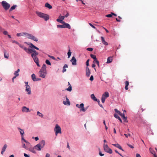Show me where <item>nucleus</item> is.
<instances>
[{
  "mask_svg": "<svg viewBox=\"0 0 157 157\" xmlns=\"http://www.w3.org/2000/svg\"><path fill=\"white\" fill-rule=\"evenodd\" d=\"M46 63L48 65H51V63L49 60L48 59H46L45 61Z\"/></svg>",
  "mask_w": 157,
  "mask_h": 157,
  "instance_id": "obj_40",
  "label": "nucleus"
},
{
  "mask_svg": "<svg viewBox=\"0 0 157 157\" xmlns=\"http://www.w3.org/2000/svg\"><path fill=\"white\" fill-rule=\"evenodd\" d=\"M71 52L70 50V49L68 50V52L67 53V55L68 56V57L69 58L71 56Z\"/></svg>",
  "mask_w": 157,
  "mask_h": 157,
  "instance_id": "obj_38",
  "label": "nucleus"
},
{
  "mask_svg": "<svg viewBox=\"0 0 157 157\" xmlns=\"http://www.w3.org/2000/svg\"><path fill=\"white\" fill-rule=\"evenodd\" d=\"M35 140L36 141H37L39 140V138L38 137H35Z\"/></svg>",
  "mask_w": 157,
  "mask_h": 157,
  "instance_id": "obj_63",
  "label": "nucleus"
},
{
  "mask_svg": "<svg viewBox=\"0 0 157 157\" xmlns=\"http://www.w3.org/2000/svg\"><path fill=\"white\" fill-rule=\"evenodd\" d=\"M79 108L80 109V111H82V110H84V104L83 103H81L79 105Z\"/></svg>",
  "mask_w": 157,
  "mask_h": 157,
  "instance_id": "obj_17",
  "label": "nucleus"
},
{
  "mask_svg": "<svg viewBox=\"0 0 157 157\" xmlns=\"http://www.w3.org/2000/svg\"><path fill=\"white\" fill-rule=\"evenodd\" d=\"M64 18L65 17L62 16L61 15H60L59 17V18L56 20V21L59 22L63 24V22H64L63 21V20H64Z\"/></svg>",
  "mask_w": 157,
  "mask_h": 157,
  "instance_id": "obj_10",
  "label": "nucleus"
},
{
  "mask_svg": "<svg viewBox=\"0 0 157 157\" xmlns=\"http://www.w3.org/2000/svg\"><path fill=\"white\" fill-rule=\"evenodd\" d=\"M63 25H57V27L58 28H64V24H63Z\"/></svg>",
  "mask_w": 157,
  "mask_h": 157,
  "instance_id": "obj_33",
  "label": "nucleus"
},
{
  "mask_svg": "<svg viewBox=\"0 0 157 157\" xmlns=\"http://www.w3.org/2000/svg\"><path fill=\"white\" fill-rule=\"evenodd\" d=\"M25 91L27 92L28 94H31V88L30 86L26 87Z\"/></svg>",
  "mask_w": 157,
  "mask_h": 157,
  "instance_id": "obj_16",
  "label": "nucleus"
},
{
  "mask_svg": "<svg viewBox=\"0 0 157 157\" xmlns=\"http://www.w3.org/2000/svg\"><path fill=\"white\" fill-rule=\"evenodd\" d=\"M7 146L6 144H5L2 149V150L5 151Z\"/></svg>",
  "mask_w": 157,
  "mask_h": 157,
  "instance_id": "obj_36",
  "label": "nucleus"
},
{
  "mask_svg": "<svg viewBox=\"0 0 157 157\" xmlns=\"http://www.w3.org/2000/svg\"><path fill=\"white\" fill-rule=\"evenodd\" d=\"M23 49L26 52H27L28 50V49H27L26 48L24 47Z\"/></svg>",
  "mask_w": 157,
  "mask_h": 157,
  "instance_id": "obj_59",
  "label": "nucleus"
},
{
  "mask_svg": "<svg viewBox=\"0 0 157 157\" xmlns=\"http://www.w3.org/2000/svg\"><path fill=\"white\" fill-rule=\"evenodd\" d=\"M45 144L44 140H42L40 142L34 147V148L38 151H40L41 148H43Z\"/></svg>",
  "mask_w": 157,
  "mask_h": 157,
  "instance_id": "obj_2",
  "label": "nucleus"
},
{
  "mask_svg": "<svg viewBox=\"0 0 157 157\" xmlns=\"http://www.w3.org/2000/svg\"><path fill=\"white\" fill-rule=\"evenodd\" d=\"M12 42L13 43H16V44H17L18 45L19 44V43L17 41L15 40H12Z\"/></svg>",
  "mask_w": 157,
  "mask_h": 157,
  "instance_id": "obj_50",
  "label": "nucleus"
},
{
  "mask_svg": "<svg viewBox=\"0 0 157 157\" xmlns=\"http://www.w3.org/2000/svg\"><path fill=\"white\" fill-rule=\"evenodd\" d=\"M45 7L48 8L49 9H51L52 8V6L50 5L48 3H46L45 5Z\"/></svg>",
  "mask_w": 157,
  "mask_h": 157,
  "instance_id": "obj_29",
  "label": "nucleus"
},
{
  "mask_svg": "<svg viewBox=\"0 0 157 157\" xmlns=\"http://www.w3.org/2000/svg\"><path fill=\"white\" fill-rule=\"evenodd\" d=\"M2 5L6 10H8L10 7V4L5 1H3L2 2Z\"/></svg>",
  "mask_w": 157,
  "mask_h": 157,
  "instance_id": "obj_6",
  "label": "nucleus"
},
{
  "mask_svg": "<svg viewBox=\"0 0 157 157\" xmlns=\"http://www.w3.org/2000/svg\"><path fill=\"white\" fill-rule=\"evenodd\" d=\"M86 50L88 51L91 52L93 51V49L92 48H87Z\"/></svg>",
  "mask_w": 157,
  "mask_h": 157,
  "instance_id": "obj_44",
  "label": "nucleus"
},
{
  "mask_svg": "<svg viewBox=\"0 0 157 157\" xmlns=\"http://www.w3.org/2000/svg\"><path fill=\"white\" fill-rule=\"evenodd\" d=\"M94 80V77L93 75H91L90 78V80L91 81H93Z\"/></svg>",
  "mask_w": 157,
  "mask_h": 157,
  "instance_id": "obj_49",
  "label": "nucleus"
},
{
  "mask_svg": "<svg viewBox=\"0 0 157 157\" xmlns=\"http://www.w3.org/2000/svg\"><path fill=\"white\" fill-rule=\"evenodd\" d=\"M22 147L25 149L26 148V146L25 144H22Z\"/></svg>",
  "mask_w": 157,
  "mask_h": 157,
  "instance_id": "obj_60",
  "label": "nucleus"
},
{
  "mask_svg": "<svg viewBox=\"0 0 157 157\" xmlns=\"http://www.w3.org/2000/svg\"><path fill=\"white\" fill-rule=\"evenodd\" d=\"M89 107V106H87L85 108H84V110H82V112H85L87 109H88V108Z\"/></svg>",
  "mask_w": 157,
  "mask_h": 157,
  "instance_id": "obj_57",
  "label": "nucleus"
},
{
  "mask_svg": "<svg viewBox=\"0 0 157 157\" xmlns=\"http://www.w3.org/2000/svg\"><path fill=\"white\" fill-rule=\"evenodd\" d=\"M63 24H64L65 28H67L69 29H71V26L69 24L66 23L65 22H63Z\"/></svg>",
  "mask_w": 157,
  "mask_h": 157,
  "instance_id": "obj_22",
  "label": "nucleus"
},
{
  "mask_svg": "<svg viewBox=\"0 0 157 157\" xmlns=\"http://www.w3.org/2000/svg\"><path fill=\"white\" fill-rule=\"evenodd\" d=\"M54 131L55 132L56 136H57L59 133L61 134L62 133L61 128L60 127L58 124H56L54 128Z\"/></svg>",
  "mask_w": 157,
  "mask_h": 157,
  "instance_id": "obj_7",
  "label": "nucleus"
},
{
  "mask_svg": "<svg viewBox=\"0 0 157 157\" xmlns=\"http://www.w3.org/2000/svg\"><path fill=\"white\" fill-rule=\"evenodd\" d=\"M106 98L105 97H103L102 96L101 97V102L102 103H104L105 101Z\"/></svg>",
  "mask_w": 157,
  "mask_h": 157,
  "instance_id": "obj_41",
  "label": "nucleus"
},
{
  "mask_svg": "<svg viewBox=\"0 0 157 157\" xmlns=\"http://www.w3.org/2000/svg\"><path fill=\"white\" fill-rule=\"evenodd\" d=\"M19 46L21 48L23 49L24 48V47L23 45H21V44H18Z\"/></svg>",
  "mask_w": 157,
  "mask_h": 157,
  "instance_id": "obj_56",
  "label": "nucleus"
},
{
  "mask_svg": "<svg viewBox=\"0 0 157 157\" xmlns=\"http://www.w3.org/2000/svg\"><path fill=\"white\" fill-rule=\"evenodd\" d=\"M66 98V101H63V103L65 105H70V102L69 101L68 98H67V95L65 96Z\"/></svg>",
  "mask_w": 157,
  "mask_h": 157,
  "instance_id": "obj_11",
  "label": "nucleus"
},
{
  "mask_svg": "<svg viewBox=\"0 0 157 157\" xmlns=\"http://www.w3.org/2000/svg\"><path fill=\"white\" fill-rule=\"evenodd\" d=\"M39 74L40 77L43 78H45L47 74L46 69H40Z\"/></svg>",
  "mask_w": 157,
  "mask_h": 157,
  "instance_id": "obj_5",
  "label": "nucleus"
},
{
  "mask_svg": "<svg viewBox=\"0 0 157 157\" xmlns=\"http://www.w3.org/2000/svg\"><path fill=\"white\" fill-rule=\"evenodd\" d=\"M125 89L126 90H128V86L129 85V82L127 81H126L125 82Z\"/></svg>",
  "mask_w": 157,
  "mask_h": 157,
  "instance_id": "obj_30",
  "label": "nucleus"
},
{
  "mask_svg": "<svg viewBox=\"0 0 157 157\" xmlns=\"http://www.w3.org/2000/svg\"><path fill=\"white\" fill-rule=\"evenodd\" d=\"M37 115L40 117H42L43 116V115L40 113L39 111H38L37 112Z\"/></svg>",
  "mask_w": 157,
  "mask_h": 157,
  "instance_id": "obj_39",
  "label": "nucleus"
},
{
  "mask_svg": "<svg viewBox=\"0 0 157 157\" xmlns=\"http://www.w3.org/2000/svg\"><path fill=\"white\" fill-rule=\"evenodd\" d=\"M42 68L45 69L46 68V65L45 64H44L42 67Z\"/></svg>",
  "mask_w": 157,
  "mask_h": 157,
  "instance_id": "obj_61",
  "label": "nucleus"
},
{
  "mask_svg": "<svg viewBox=\"0 0 157 157\" xmlns=\"http://www.w3.org/2000/svg\"><path fill=\"white\" fill-rule=\"evenodd\" d=\"M36 14L40 18H43L45 21H48L49 19V16L47 14L39 11H36Z\"/></svg>",
  "mask_w": 157,
  "mask_h": 157,
  "instance_id": "obj_3",
  "label": "nucleus"
},
{
  "mask_svg": "<svg viewBox=\"0 0 157 157\" xmlns=\"http://www.w3.org/2000/svg\"><path fill=\"white\" fill-rule=\"evenodd\" d=\"M27 53L28 54L32 53L31 56L33 58L34 62L38 66H40L38 58L36 57V56L38 55V53L36 52L35 49H28V51Z\"/></svg>",
  "mask_w": 157,
  "mask_h": 157,
  "instance_id": "obj_1",
  "label": "nucleus"
},
{
  "mask_svg": "<svg viewBox=\"0 0 157 157\" xmlns=\"http://www.w3.org/2000/svg\"><path fill=\"white\" fill-rule=\"evenodd\" d=\"M17 6L16 5H13V6H12L11 8L9 10V12H10L11 11L13 10H14L17 7Z\"/></svg>",
  "mask_w": 157,
  "mask_h": 157,
  "instance_id": "obj_32",
  "label": "nucleus"
},
{
  "mask_svg": "<svg viewBox=\"0 0 157 157\" xmlns=\"http://www.w3.org/2000/svg\"><path fill=\"white\" fill-rule=\"evenodd\" d=\"M68 67V66L67 64H65L64 65V66L63 69H65L66 68Z\"/></svg>",
  "mask_w": 157,
  "mask_h": 157,
  "instance_id": "obj_55",
  "label": "nucleus"
},
{
  "mask_svg": "<svg viewBox=\"0 0 157 157\" xmlns=\"http://www.w3.org/2000/svg\"><path fill=\"white\" fill-rule=\"evenodd\" d=\"M45 157H50V155L48 153H47Z\"/></svg>",
  "mask_w": 157,
  "mask_h": 157,
  "instance_id": "obj_62",
  "label": "nucleus"
},
{
  "mask_svg": "<svg viewBox=\"0 0 157 157\" xmlns=\"http://www.w3.org/2000/svg\"><path fill=\"white\" fill-rule=\"evenodd\" d=\"M103 148L105 151L109 154H112L113 152L112 150L108 146L107 144H104Z\"/></svg>",
  "mask_w": 157,
  "mask_h": 157,
  "instance_id": "obj_8",
  "label": "nucleus"
},
{
  "mask_svg": "<svg viewBox=\"0 0 157 157\" xmlns=\"http://www.w3.org/2000/svg\"><path fill=\"white\" fill-rule=\"evenodd\" d=\"M127 145L129 147L132 148H134V146L131 144H127Z\"/></svg>",
  "mask_w": 157,
  "mask_h": 157,
  "instance_id": "obj_45",
  "label": "nucleus"
},
{
  "mask_svg": "<svg viewBox=\"0 0 157 157\" xmlns=\"http://www.w3.org/2000/svg\"><path fill=\"white\" fill-rule=\"evenodd\" d=\"M18 129L20 130L19 132H20L21 136H23L24 134V132L23 129L19 128H18Z\"/></svg>",
  "mask_w": 157,
  "mask_h": 157,
  "instance_id": "obj_25",
  "label": "nucleus"
},
{
  "mask_svg": "<svg viewBox=\"0 0 157 157\" xmlns=\"http://www.w3.org/2000/svg\"><path fill=\"white\" fill-rule=\"evenodd\" d=\"M122 117L123 119L124 120V121L126 122H128V121L127 120V117H125L124 114V113H121V115H120Z\"/></svg>",
  "mask_w": 157,
  "mask_h": 157,
  "instance_id": "obj_18",
  "label": "nucleus"
},
{
  "mask_svg": "<svg viewBox=\"0 0 157 157\" xmlns=\"http://www.w3.org/2000/svg\"><path fill=\"white\" fill-rule=\"evenodd\" d=\"M28 45H30V47L31 48H34L37 50H39V48L37 47H36L35 46V45H34L33 44L31 43H30L29 44H28Z\"/></svg>",
  "mask_w": 157,
  "mask_h": 157,
  "instance_id": "obj_23",
  "label": "nucleus"
},
{
  "mask_svg": "<svg viewBox=\"0 0 157 157\" xmlns=\"http://www.w3.org/2000/svg\"><path fill=\"white\" fill-rule=\"evenodd\" d=\"M90 57L94 59V63H95L97 64L98 66V67L99 68V62L96 58V56L95 55L91 54L90 55Z\"/></svg>",
  "mask_w": 157,
  "mask_h": 157,
  "instance_id": "obj_9",
  "label": "nucleus"
},
{
  "mask_svg": "<svg viewBox=\"0 0 157 157\" xmlns=\"http://www.w3.org/2000/svg\"><path fill=\"white\" fill-rule=\"evenodd\" d=\"M72 64L73 65H75L76 64V59L74 56H73L71 60Z\"/></svg>",
  "mask_w": 157,
  "mask_h": 157,
  "instance_id": "obj_14",
  "label": "nucleus"
},
{
  "mask_svg": "<svg viewBox=\"0 0 157 157\" xmlns=\"http://www.w3.org/2000/svg\"><path fill=\"white\" fill-rule=\"evenodd\" d=\"M25 86L26 87H28L30 86L28 84V82H25Z\"/></svg>",
  "mask_w": 157,
  "mask_h": 157,
  "instance_id": "obj_48",
  "label": "nucleus"
},
{
  "mask_svg": "<svg viewBox=\"0 0 157 157\" xmlns=\"http://www.w3.org/2000/svg\"><path fill=\"white\" fill-rule=\"evenodd\" d=\"M65 90H67V91L71 92L72 90V87L70 85L67 88L65 89Z\"/></svg>",
  "mask_w": 157,
  "mask_h": 157,
  "instance_id": "obj_34",
  "label": "nucleus"
},
{
  "mask_svg": "<svg viewBox=\"0 0 157 157\" xmlns=\"http://www.w3.org/2000/svg\"><path fill=\"white\" fill-rule=\"evenodd\" d=\"M136 157H141L140 155L138 153L136 154Z\"/></svg>",
  "mask_w": 157,
  "mask_h": 157,
  "instance_id": "obj_64",
  "label": "nucleus"
},
{
  "mask_svg": "<svg viewBox=\"0 0 157 157\" xmlns=\"http://www.w3.org/2000/svg\"><path fill=\"white\" fill-rule=\"evenodd\" d=\"M90 74V69H86V75L87 77H89Z\"/></svg>",
  "mask_w": 157,
  "mask_h": 157,
  "instance_id": "obj_26",
  "label": "nucleus"
},
{
  "mask_svg": "<svg viewBox=\"0 0 157 157\" xmlns=\"http://www.w3.org/2000/svg\"><path fill=\"white\" fill-rule=\"evenodd\" d=\"M101 39L102 42L105 45H108V43L105 41L104 38L103 36L101 37Z\"/></svg>",
  "mask_w": 157,
  "mask_h": 157,
  "instance_id": "obj_19",
  "label": "nucleus"
},
{
  "mask_svg": "<svg viewBox=\"0 0 157 157\" xmlns=\"http://www.w3.org/2000/svg\"><path fill=\"white\" fill-rule=\"evenodd\" d=\"M112 145H113L115 147H116L119 148V149L121 150V151H124V150L122 148L121 146L118 144H112Z\"/></svg>",
  "mask_w": 157,
  "mask_h": 157,
  "instance_id": "obj_13",
  "label": "nucleus"
},
{
  "mask_svg": "<svg viewBox=\"0 0 157 157\" xmlns=\"http://www.w3.org/2000/svg\"><path fill=\"white\" fill-rule=\"evenodd\" d=\"M91 99L94 101H97V99L96 98L94 95V94H92L90 96Z\"/></svg>",
  "mask_w": 157,
  "mask_h": 157,
  "instance_id": "obj_28",
  "label": "nucleus"
},
{
  "mask_svg": "<svg viewBox=\"0 0 157 157\" xmlns=\"http://www.w3.org/2000/svg\"><path fill=\"white\" fill-rule=\"evenodd\" d=\"M89 24L94 29H96L95 27L93 25H92L91 23H89Z\"/></svg>",
  "mask_w": 157,
  "mask_h": 157,
  "instance_id": "obj_51",
  "label": "nucleus"
},
{
  "mask_svg": "<svg viewBox=\"0 0 157 157\" xmlns=\"http://www.w3.org/2000/svg\"><path fill=\"white\" fill-rule=\"evenodd\" d=\"M25 36L29 39L32 40L36 42L38 40V39L36 37L31 34L25 33Z\"/></svg>",
  "mask_w": 157,
  "mask_h": 157,
  "instance_id": "obj_4",
  "label": "nucleus"
},
{
  "mask_svg": "<svg viewBox=\"0 0 157 157\" xmlns=\"http://www.w3.org/2000/svg\"><path fill=\"white\" fill-rule=\"evenodd\" d=\"M20 69H17V70L15 71L14 73V78H16L17 76H19V74L18 72L20 71Z\"/></svg>",
  "mask_w": 157,
  "mask_h": 157,
  "instance_id": "obj_21",
  "label": "nucleus"
},
{
  "mask_svg": "<svg viewBox=\"0 0 157 157\" xmlns=\"http://www.w3.org/2000/svg\"><path fill=\"white\" fill-rule=\"evenodd\" d=\"M109 93L108 92H105L102 95V97H105L106 98L109 97Z\"/></svg>",
  "mask_w": 157,
  "mask_h": 157,
  "instance_id": "obj_27",
  "label": "nucleus"
},
{
  "mask_svg": "<svg viewBox=\"0 0 157 157\" xmlns=\"http://www.w3.org/2000/svg\"><path fill=\"white\" fill-rule=\"evenodd\" d=\"M89 60L88 59L86 62V64L87 66H89Z\"/></svg>",
  "mask_w": 157,
  "mask_h": 157,
  "instance_id": "obj_46",
  "label": "nucleus"
},
{
  "mask_svg": "<svg viewBox=\"0 0 157 157\" xmlns=\"http://www.w3.org/2000/svg\"><path fill=\"white\" fill-rule=\"evenodd\" d=\"M113 60V57H108L107 59V63H111Z\"/></svg>",
  "mask_w": 157,
  "mask_h": 157,
  "instance_id": "obj_24",
  "label": "nucleus"
},
{
  "mask_svg": "<svg viewBox=\"0 0 157 157\" xmlns=\"http://www.w3.org/2000/svg\"><path fill=\"white\" fill-rule=\"evenodd\" d=\"M35 149L34 148V147L33 148L30 149L29 150V151L31 152H32V153L35 154L36 153V151L35 150Z\"/></svg>",
  "mask_w": 157,
  "mask_h": 157,
  "instance_id": "obj_35",
  "label": "nucleus"
},
{
  "mask_svg": "<svg viewBox=\"0 0 157 157\" xmlns=\"http://www.w3.org/2000/svg\"><path fill=\"white\" fill-rule=\"evenodd\" d=\"M99 154L101 156H102L104 155V154L102 153L101 151H99Z\"/></svg>",
  "mask_w": 157,
  "mask_h": 157,
  "instance_id": "obj_47",
  "label": "nucleus"
},
{
  "mask_svg": "<svg viewBox=\"0 0 157 157\" xmlns=\"http://www.w3.org/2000/svg\"><path fill=\"white\" fill-rule=\"evenodd\" d=\"M22 111L23 112L27 113L29 111V108L25 106H23L22 108Z\"/></svg>",
  "mask_w": 157,
  "mask_h": 157,
  "instance_id": "obj_15",
  "label": "nucleus"
},
{
  "mask_svg": "<svg viewBox=\"0 0 157 157\" xmlns=\"http://www.w3.org/2000/svg\"><path fill=\"white\" fill-rule=\"evenodd\" d=\"M3 33L5 35H8V33L7 31H3Z\"/></svg>",
  "mask_w": 157,
  "mask_h": 157,
  "instance_id": "obj_52",
  "label": "nucleus"
},
{
  "mask_svg": "<svg viewBox=\"0 0 157 157\" xmlns=\"http://www.w3.org/2000/svg\"><path fill=\"white\" fill-rule=\"evenodd\" d=\"M4 57L5 58H6V59H8L9 58V54L8 53L6 54V53H4Z\"/></svg>",
  "mask_w": 157,
  "mask_h": 157,
  "instance_id": "obj_42",
  "label": "nucleus"
},
{
  "mask_svg": "<svg viewBox=\"0 0 157 157\" xmlns=\"http://www.w3.org/2000/svg\"><path fill=\"white\" fill-rule=\"evenodd\" d=\"M24 156L25 157H30L29 155H28V154H27L25 153H24Z\"/></svg>",
  "mask_w": 157,
  "mask_h": 157,
  "instance_id": "obj_53",
  "label": "nucleus"
},
{
  "mask_svg": "<svg viewBox=\"0 0 157 157\" xmlns=\"http://www.w3.org/2000/svg\"><path fill=\"white\" fill-rule=\"evenodd\" d=\"M115 151L120 156H122V155L119 153L117 150H115Z\"/></svg>",
  "mask_w": 157,
  "mask_h": 157,
  "instance_id": "obj_58",
  "label": "nucleus"
},
{
  "mask_svg": "<svg viewBox=\"0 0 157 157\" xmlns=\"http://www.w3.org/2000/svg\"><path fill=\"white\" fill-rule=\"evenodd\" d=\"M112 16H113L112 14L111 13L110 14H108L107 15H106L105 16L106 17H112Z\"/></svg>",
  "mask_w": 157,
  "mask_h": 157,
  "instance_id": "obj_43",
  "label": "nucleus"
},
{
  "mask_svg": "<svg viewBox=\"0 0 157 157\" xmlns=\"http://www.w3.org/2000/svg\"><path fill=\"white\" fill-rule=\"evenodd\" d=\"M114 111H115V112H116V113H118V114L120 115H121V114L122 113H121V112H120V111H119V110H118L117 109H114Z\"/></svg>",
  "mask_w": 157,
  "mask_h": 157,
  "instance_id": "obj_37",
  "label": "nucleus"
},
{
  "mask_svg": "<svg viewBox=\"0 0 157 157\" xmlns=\"http://www.w3.org/2000/svg\"><path fill=\"white\" fill-rule=\"evenodd\" d=\"M25 33H24V32L21 33H17V36H25Z\"/></svg>",
  "mask_w": 157,
  "mask_h": 157,
  "instance_id": "obj_31",
  "label": "nucleus"
},
{
  "mask_svg": "<svg viewBox=\"0 0 157 157\" xmlns=\"http://www.w3.org/2000/svg\"><path fill=\"white\" fill-rule=\"evenodd\" d=\"M21 140H22L24 141V142H26V140H25L23 136H21Z\"/></svg>",
  "mask_w": 157,
  "mask_h": 157,
  "instance_id": "obj_54",
  "label": "nucleus"
},
{
  "mask_svg": "<svg viewBox=\"0 0 157 157\" xmlns=\"http://www.w3.org/2000/svg\"><path fill=\"white\" fill-rule=\"evenodd\" d=\"M31 76L32 79L34 81H40L41 80V79L40 78H36V77L35 75L34 74H33Z\"/></svg>",
  "mask_w": 157,
  "mask_h": 157,
  "instance_id": "obj_12",
  "label": "nucleus"
},
{
  "mask_svg": "<svg viewBox=\"0 0 157 157\" xmlns=\"http://www.w3.org/2000/svg\"><path fill=\"white\" fill-rule=\"evenodd\" d=\"M114 116L116 118H117V119H118V120H119L121 122V123H122V121L121 119V118L118 115V114L117 113H114Z\"/></svg>",
  "mask_w": 157,
  "mask_h": 157,
  "instance_id": "obj_20",
  "label": "nucleus"
}]
</instances>
